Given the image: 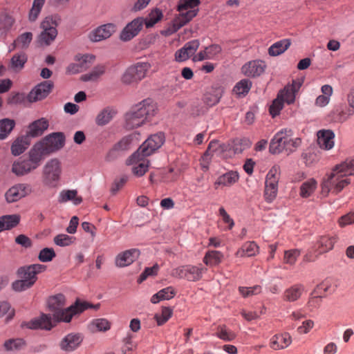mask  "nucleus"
Wrapping results in <instances>:
<instances>
[{"instance_id":"nucleus-27","label":"nucleus","mask_w":354,"mask_h":354,"mask_svg":"<svg viewBox=\"0 0 354 354\" xmlns=\"http://www.w3.org/2000/svg\"><path fill=\"white\" fill-rule=\"evenodd\" d=\"M292 342L290 334L285 333L274 335L270 339V347L274 350L287 348Z\"/></svg>"},{"instance_id":"nucleus-41","label":"nucleus","mask_w":354,"mask_h":354,"mask_svg":"<svg viewBox=\"0 0 354 354\" xmlns=\"http://www.w3.org/2000/svg\"><path fill=\"white\" fill-rule=\"evenodd\" d=\"M61 19L57 16H48L46 17L41 23V28L43 31H50V30H57L56 27L60 22Z\"/></svg>"},{"instance_id":"nucleus-35","label":"nucleus","mask_w":354,"mask_h":354,"mask_svg":"<svg viewBox=\"0 0 354 354\" xmlns=\"http://www.w3.org/2000/svg\"><path fill=\"white\" fill-rule=\"evenodd\" d=\"M206 268L187 265L186 267L185 279L189 281H197L202 278Z\"/></svg>"},{"instance_id":"nucleus-5","label":"nucleus","mask_w":354,"mask_h":354,"mask_svg":"<svg viewBox=\"0 0 354 354\" xmlns=\"http://www.w3.org/2000/svg\"><path fill=\"white\" fill-rule=\"evenodd\" d=\"M46 269L45 265L39 263L20 267L17 272L20 279L12 283V289L17 292H21L30 288L37 280V275L44 272Z\"/></svg>"},{"instance_id":"nucleus-44","label":"nucleus","mask_w":354,"mask_h":354,"mask_svg":"<svg viewBox=\"0 0 354 354\" xmlns=\"http://www.w3.org/2000/svg\"><path fill=\"white\" fill-rule=\"evenodd\" d=\"M251 88V82L248 80H242L234 86L233 92L239 97L245 96Z\"/></svg>"},{"instance_id":"nucleus-55","label":"nucleus","mask_w":354,"mask_h":354,"mask_svg":"<svg viewBox=\"0 0 354 354\" xmlns=\"http://www.w3.org/2000/svg\"><path fill=\"white\" fill-rule=\"evenodd\" d=\"M15 19L8 15H3L0 17V30L6 33L12 26Z\"/></svg>"},{"instance_id":"nucleus-29","label":"nucleus","mask_w":354,"mask_h":354,"mask_svg":"<svg viewBox=\"0 0 354 354\" xmlns=\"http://www.w3.org/2000/svg\"><path fill=\"white\" fill-rule=\"evenodd\" d=\"M304 287L301 284H295L287 288L283 295V299L286 301L293 302L298 300L303 292Z\"/></svg>"},{"instance_id":"nucleus-6","label":"nucleus","mask_w":354,"mask_h":354,"mask_svg":"<svg viewBox=\"0 0 354 354\" xmlns=\"http://www.w3.org/2000/svg\"><path fill=\"white\" fill-rule=\"evenodd\" d=\"M300 144V138H294L291 129H284L277 132L272 139L270 151L272 153H279L283 151L290 153L294 151Z\"/></svg>"},{"instance_id":"nucleus-36","label":"nucleus","mask_w":354,"mask_h":354,"mask_svg":"<svg viewBox=\"0 0 354 354\" xmlns=\"http://www.w3.org/2000/svg\"><path fill=\"white\" fill-rule=\"evenodd\" d=\"M116 113L115 111L110 107L102 110L97 115L95 122L97 125L104 126L108 124Z\"/></svg>"},{"instance_id":"nucleus-10","label":"nucleus","mask_w":354,"mask_h":354,"mask_svg":"<svg viewBox=\"0 0 354 354\" xmlns=\"http://www.w3.org/2000/svg\"><path fill=\"white\" fill-rule=\"evenodd\" d=\"M54 84L50 80L43 81L34 86L26 96L30 103L43 100L51 93Z\"/></svg>"},{"instance_id":"nucleus-51","label":"nucleus","mask_w":354,"mask_h":354,"mask_svg":"<svg viewBox=\"0 0 354 354\" xmlns=\"http://www.w3.org/2000/svg\"><path fill=\"white\" fill-rule=\"evenodd\" d=\"M95 56L92 54H77L75 57V60L78 62L80 66L93 65L95 64Z\"/></svg>"},{"instance_id":"nucleus-21","label":"nucleus","mask_w":354,"mask_h":354,"mask_svg":"<svg viewBox=\"0 0 354 354\" xmlns=\"http://www.w3.org/2000/svg\"><path fill=\"white\" fill-rule=\"evenodd\" d=\"M200 45L197 39L192 40L185 44V45L177 50L175 54V59L178 62L187 60L189 57L194 55Z\"/></svg>"},{"instance_id":"nucleus-13","label":"nucleus","mask_w":354,"mask_h":354,"mask_svg":"<svg viewBox=\"0 0 354 354\" xmlns=\"http://www.w3.org/2000/svg\"><path fill=\"white\" fill-rule=\"evenodd\" d=\"M31 192L29 185L19 183L10 187L6 193L5 196L8 203H14L28 195Z\"/></svg>"},{"instance_id":"nucleus-11","label":"nucleus","mask_w":354,"mask_h":354,"mask_svg":"<svg viewBox=\"0 0 354 354\" xmlns=\"http://www.w3.org/2000/svg\"><path fill=\"white\" fill-rule=\"evenodd\" d=\"M335 241L336 239L334 236H321L315 245L317 254L310 252L305 255L304 260L308 262L315 261L319 255L332 250Z\"/></svg>"},{"instance_id":"nucleus-12","label":"nucleus","mask_w":354,"mask_h":354,"mask_svg":"<svg viewBox=\"0 0 354 354\" xmlns=\"http://www.w3.org/2000/svg\"><path fill=\"white\" fill-rule=\"evenodd\" d=\"M39 142L43 144L45 149L50 154L64 147L65 137L63 133L56 132L49 134Z\"/></svg>"},{"instance_id":"nucleus-33","label":"nucleus","mask_w":354,"mask_h":354,"mask_svg":"<svg viewBox=\"0 0 354 354\" xmlns=\"http://www.w3.org/2000/svg\"><path fill=\"white\" fill-rule=\"evenodd\" d=\"M290 39H285L275 42L268 50V55L271 57H276L283 53L290 46Z\"/></svg>"},{"instance_id":"nucleus-47","label":"nucleus","mask_w":354,"mask_h":354,"mask_svg":"<svg viewBox=\"0 0 354 354\" xmlns=\"http://www.w3.org/2000/svg\"><path fill=\"white\" fill-rule=\"evenodd\" d=\"M57 35V30H50V31H42L38 37V41L41 44L48 46L55 40Z\"/></svg>"},{"instance_id":"nucleus-59","label":"nucleus","mask_w":354,"mask_h":354,"mask_svg":"<svg viewBox=\"0 0 354 354\" xmlns=\"http://www.w3.org/2000/svg\"><path fill=\"white\" fill-rule=\"evenodd\" d=\"M55 255L53 248H45L39 252L38 259L41 262H49L53 260Z\"/></svg>"},{"instance_id":"nucleus-17","label":"nucleus","mask_w":354,"mask_h":354,"mask_svg":"<svg viewBox=\"0 0 354 354\" xmlns=\"http://www.w3.org/2000/svg\"><path fill=\"white\" fill-rule=\"evenodd\" d=\"M48 120L45 118H41L29 124L26 135L29 138L41 136L48 129Z\"/></svg>"},{"instance_id":"nucleus-49","label":"nucleus","mask_w":354,"mask_h":354,"mask_svg":"<svg viewBox=\"0 0 354 354\" xmlns=\"http://www.w3.org/2000/svg\"><path fill=\"white\" fill-rule=\"evenodd\" d=\"M160 266L158 263L154 264L152 267L145 268V270L141 273L137 281L138 283H142L149 277H154L158 274Z\"/></svg>"},{"instance_id":"nucleus-3","label":"nucleus","mask_w":354,"mask_h":354,"mask_svg":"<svg viewBox=\"0 0 354 354\" xmlns=\"http://www.w3.org/2000/svg\"><path fill=\"white\" fill-rule=\"evenodd\" d=\"M156 111L153 101L147 98L131 107L125 115V127L127 129L138 128L153 117Z\"/></svg>"},{"instance_id":"nucleus-45","label":"nucleus","mask_w":354,"mask_h":354,"mask_svg":"<svg viewBox=\"0 0 354 354\" xmlns=\"http://www.w3.org/2000/svg\"><path fill=\"white\" fill-rule=\"evenodd\" d=\"M216 336L222 340L231 342L236 337V334L227 328L225 325L218 326Z\"/></svg>"},{"instance_id":"nucleus-37","label":"nucleus","mask_w":354,"mask_h":354,"mask_svg":"<svg viewBox=\"0 0 354 354\" xmlns=\"http://www.w3.org/2000/svg\"><path fill=\"white\" fill-rule=\"evenodd\" d=\"M317 183L314 178H310L304 182L299 191V195L301 198H308L310 196L317 188Z\"/></svg>"},{"instance_id":"nucleus-46","label":"nucleus","mask_w":354,"mask_h":354,"mask_svg":"<svg viewBox=\"0 0 354 354\" xmlns=\"http://www.w3.org/2000/svg\"><path fill=\"white\" fill-rule=\"evenodd\" d=\"M104 73L103 68H93L92 71L82 75L80 80L83 82H94Z\"/></svg>"},{"instance_id":"nucleus-19","label":"nucleus","mask_w":354,"mask_h":354,"mask_svg":"<svg viewBox=\"0 0 354 354\" xmlns=\"http://www.w3.org/2000/svg\"><path fill=\"white\" fill-rule=\"evenodd\" d=\"M147 75L145 68H127L122 76V81L126 84L137 83Z\"/></svg>"},{"instance_id":"nucleus-34","label":"nucleus","mask_w":354,"mask_h":354,"mask_svg":"<svg viewBox=\"0 0 354 354\" xmlns=\"http://www.w3.org/2000/svg\"><path fill=\"white\" fill-rule=\"evenodd\" d=\"M223 88L221 87L212 88L207 92L204 96V102L209 106H212L220 101L223 95Z\"/></svg>"},{"instance_id":"nucleus-2","label":"nucleus","mask_w":354,"mask_h":354,"mask_svg":"<svg viewBox=\"0 0 354 354\" xmlns=\"http://www.w3.org/2000/svg\"><path fill=\"white\" fill-rule=\"evenodd\" d=\"M66 299L64 295L57 294L50 297L48 300L49 310L53 312V318L56 322H70L73 317L82 313L88 308L98 309L100 304L93 305L86 301L77 300L68 308H64Z\"/></svg>"},{"instance_id":"nucleus-62","label":"nucleus","mask_w":354,"mask_h":354,"mask_svg":"<svg viewBox=\"0 0 354 354\" xmlns=\"http://www.w3.org/2000/svg\"><path fill=\"white\" fill-rule=\"evenodd\" d=\"M299 255L300 252L298 250L286 251L284 254V261L286 263L292 265L296 262Z\"/></svg>"},{"instance_id":"nucleus-7","label":"nucleus","mask_w":354,"mask_h":354,"mask_svg":"<svg viewBox=\"0 0 354 354\" xmlns=\"http://www.w3.org/2000/svg\"><path fill=\"white\" fill-rule=\"evenodd\" d=\"M279 173V167L274 166L266 175L264 198L268 203H272L277 197Z\"/></svg>"},{"instance_id":"nucleus-54","label":"nucleus","mask_w":354,"mask_h":354,"mask_svg":"<svg viewBox=\"0 0 354 354\" xmlns=\"http://www.w3.org/2000/svg\"><path fill=\"white\" fill-rule=\"evenodd\" d=\"M295 91L290 86H286L283 90L280 91L278 94H282L283 100L290 104L294 102L295 99Z\"/></svg>"},{"instance_id":"nucleus-28","label":"nucleus","mask_w":354,"mask_h":354,"mask_svg":"<svg viewBox=\"0 0 354 354\" xmlns=\"http://www.w3.org/2000/svg\"><path fill=\"white\" fill-rule=\"evenodd\" d=\"M259 248L254 241H247L235 253L237 257H251L259 253Z\"/></svg>"},{"instance_id":"nucleus-4","label":"nucleus","mask_w":354,"mask_h":354,"mask_svg":"<svg viewBox=\"0 0 354 354\" xmlns=\"http://www.w3.org/2000/svg\"><path fill=\"white\" fill-rule=\"evenodd\" d=\"M200 0H179L178 10L179 15L176 17L170 26L162 32V34L168 36L177 32L181 27L189 22L195 17L199 9Z\"/></svg>"},{"instance_id":"nucleus-53","label":"nucleus","mask_w":354,"mask_h":354,"mask_svg":"<svg viewBox=\"0 0 354 354\" xmlns=\"http://www.w3.org/2000/svg\"><path fill=\"white\" fill-rule=\"evenodd\" d=\"M44 2L45 0H34L32 7L28 15L30 21H35L37 19Z\"/></svg>"},{"instance_id":"nucleus-40","label":"nucleus","mask_w":354,"mask_h":354,"mask_svg":"<svg viewBox=\"0 0 354 354\" xmlns=\"http://www.w3.org/2000/svg\"><path fill=\"white\" fill-rule=\"evenodd\" d=\"M89 328L93 333L106 331L110 328V323L106 319H96L91 323Z\"/></svg>"},{"instance_id":"nucleus-52","label":"nucleus","mask_w":354,"mask_h":354,"mask_svg":"<svg viewBox=\"0 0 354 354\" xmlns=\"http://www.w3.org/2000/svg\"><path fill=\"white\" fill-rule=\"evenodd\" d=\"M133 138L131 136H126L122 138L113 147V150L110 152L109 156L111 153H113L115 151H127L129 150L132 144Z\"/></svg>"},{"instance_id":"nucleus-18","label":"nucleus","mask_w":354,"mask_h":354,"mask_svg":"<svg viewBox=\"0 0 354 354\" xmlns=\"http://www.w3.org/2000/svg\"><path fill=\"white\" fill-rule=\"evenodd\" d=\"M115 32V26L113 24L102 25L89 35V39L93 42L102 41L110 37Z\"/></svg>"},{"instance_id":"nucleus-48","label":"nucleus","mask_w":354,"mask_h":354,"mask_svg":"<svg viewBox=\"0 0 354 354\" xmlns=\"http://www.w3.org/2000/svg\"><path fill=\"white\" fill-rule=\"evenodd\" d=\"M173 314V310L170 307H162L160 314L155 315V319L158 326L166 323Z\"/></svg>"},{"instance_id":"nucleus-63","label":"nucleus","mask_w":354,"mask_h":354,"mask_svg":"<svg viewBox=\"0 0 354 354\" xmlns=\"http://www.w3.org/2000/svg\"><path fill=\"white\" fill-rule=\"evenodd\" d=\"M162 300H169L176 295V290L174 287L168 286L158 291Z\"/></svg>"},{"instance_id":"nucleus-31","label":"nucleus","mask_w":354,"mask_h":354,"mask_svg":"<svg viewBox=\"0 0 354 354\" xmlns=\"http://www.w3.org/2000/svg\"><path fill=\"white\" fill-rule=\"evenodd\" d=\"M30 138L26 135L17 138L11 146L12 153L14 156H19L23 153L30 145Z\"/></svg>"},{"instance_id":"nucleus-60","label":"nucleus","mask_w":354,"mask_h":354,"mask_svg":"<svg viewBox=\"0 0 354 354\" xmlns=\"http://www.w3.org/2000/svg\"><path fill=\"white\" fill-rule=\"evenodd\" d=\"M239 291L243 297H247L259 294L261 292V287L260 286H254L250 288L239 287Z\"/></svg>"},{"instance_id":"nucleus-61","label":"nucleus","mask_w":354,"mask_h":354,"mask_svg":"<svg viewBox=\"0 0 354 354\" xmlns=\"http://www.w3.org/2000/svg\"><path fill=\"white\" fill-rule=\"evenodd\" d=\"M32 39V34L30 32H26L19 35L15 40V42L21 45L22 48H27Z\"/></svg>"},{"instance_id":"nucleus-23","label":"nucleus","mask_w":354,"mask_h":354,"mask_svg":"<svg viewBox=\"0 0 354 354\" xmlns=\"http://www.w3.org/2000/svg\"><path fill=\"white\" fill-rule=\"evenodd\" d=\"M335 133L331 130L322 129L317 132V142L320 148L330 150L334 147Z\"/></svg>"},{"instance_id":"nucleus-14","label":"nucleus","mask_w":354,"mask_h":354,"mask_svg":"<svg viewBox=\"0 0 354 354\" xmlns=\"http://www.w3.org/2000/svg\"><path fill=\"white\" fill-rule=\"evenodd\" d=\"M144 23L142 17H138L134 19L132 21L129 23L120 33V39L124 41L131 40L136 36L142 29Z\"/></svg>"},{"instance_id":"nucleus-16","label":"nucleus","mask_w":354,"mask_h":354,"mask_svg":"<svg viewBox=\"0 0 354 354\" xmlns=\"http://www.w3.org/2000/svg\"><path fill=\"white\" fill-rule=\"evenodd\" d=\"M140 251L138 249H130L119 253L115 259L117 267L123 268L131 265L139 257Z\"/></svg>"},{"instance_id":"nucleus-56","label":"nucleus","mask_w":354,"mask_h":354,"mask_svg":"<svg viewBox=\"0 0 354 354\" xmlns=\"http://www.w3.org/2000/svg\"><path fill=\"white\" fill-rule=\"evenodd\" d=\"M26 99V96L23 93L12 92L7 99V103L9 105H17L24 103Z\"/></svg>"},{"instance_id":"nucleus-39","label":"nucleus","mask_w":354,"mask_h":354,"mask_svg":"<svg viewBox=\"0 0 354 354\" xmlns=\"http://www.w3.org/2000/svg\"><path fill=\"white\" fill-rule=\"evenodd\" d=\"M15 125L13 120L5 118L0 120V139L6 138Z\"/></svg>"},{"instance_id":"nucleus-50","label":"nucleus","mask_w":354,"mask_h":354,"mask_svg":"<svg viewBox=\"0 0 354 354\" xmlns=\"http://www.w3.org/2000/svg\"><path fill=\"white\" fill-rule=\"evenodd\" d=\"M281 97L282 94H278L277 98L273 100L272 104L270 106V113L273 118L278 115L283 107V104L285 102Z\"/></svg>"},{"instance_id":"nucleus-42","label":"nucleus","mask_w":354,"mask_h":354,"mask_svg":"<svg viewBox=\"0 0 354 354\" xmlns=\"http://www.w3.org/2000/svg\"><path fill=\"white\" fill-rule=\"evenodd\" d=\"M162 12L159 8H155L151 11L148 17L144 19L147 28L153 27L162 18Z\"/></svg>"},{"instance_id":"nucleus-30","label":"nucleus","mask_w":354,"mask_h":354,"mask_svg":"<svg viewBox=\"0 0 354 354\" xmlns=\"http://www.w3.org/2000/svg\"><path fill=\"white\" fill-rule=\"evenodd\" d=\"M18 214H10L0 216V232L16 227L20 222Z\"/></svg>"},{"instance_id":"nucleus-20","label":"nucleus","mask_w":354,"mask_h":354,"mask_svg":"<svg viewBox=\"0 0 354 354\" xmlns=\"http://www.w3.org/2000/svg\"><path fill=\"white\" fill-rule=\"evenodd\" d=\"M146 157L140 153L136 158H133V154L129 158V164H135V166L132 168V172L135 176L138 177L142 176L148 171L149 161L146 159Z\"/></svg>"},{"instance_id":"nucleus-25","label":"nucleus","mask_w":354,"mask_h":354,"mask_svg":"<svg viewBox=\"0 0 354 354\" xmlns=\"http://www.w3.org/2000/svg\"><path fill=\"white\" fill-rule=\"evenodd\" d=\"M239 178V174L236 171H230L223 175L219 176L214 183L215 189L223 187H230L235 184Z\"/></svg>"},{"instance_id":"nucleus-38","label":"nucleus","mask_w":354,"mask_h":354,"mask_svg":"<svg viewBox=\"0 0 354 354\" xmlns=\"http://www.w3.org/2000/svg\"><path fill=\"white\" fill-rule=\"evenodd\" d=\"M223 258V254L217 250L208 251L204 258L203 262L209 266H214L219 264Z\"/></svg>"},{"instance_id":"nucleus-22","label":"nucleus","mask_w":354,"mask_h":354,"mask_svg":"<svg viewBox=\"0 0 354 354\" xmlns=\"http://www.w3.org/2000/svg\"><path fill=\"white\" fill-rule=\"evenodd\" d=\"M82 336L79 333H70L67 335L60 342L62 350L71 352L76 349L82 342Z\"/></svg>"},{"instance_id":"nucleus-58","label":"nucleus","mask_w":354,"mask_h":354,"mask_svg":"<svg viewBox=\"0 0 354 354\" xmlns=\"http://www.w3.org/2000/svg\"><path fill=\"white\" fill-rule=\"evenodd\" d=\"M75 239V237L70 236L67 234H62L56 236L54 238V242L56 245L59 246L64 247L72 244L74 242Z\"/></svg>"},{"instance_id":"nucleus-8","label":"nucleus","mask_w":354,"mask_h":354,"mask_svg":"<svg viewBox=\"0 0 354 354\" xmlns=\"http://www.w3.org/2000/svg\"><path fill=\"white\" fill-rule=\"evenodd\" d=\"M165 142V136L162 133L151 135L146 140L139 149L133 153V158H136L140 153L142 156H149L151 155L155 151L159 149Z\"/></svg>"},{"instance_id":"nucleus-57","label":"nucleus","mask_w":354,"mask_h":354,"mask_svg":"<svg viewBox=\"0 0 354 354\" xmlns=\"http://www.w3.org/2000/svg\"><path fill=\"white\" fill-rule=\"evenodd\" d=\"M353 111L348 109L347 111L343 110L337 109L333 113V120L337 122H345L351 115H353Z\"/></svg>"},{"instance_id":"nucleus-26","label":"nucleus","mask_w":354,"mask_h":354,"mask_svg":"<svg viewBox=\"0 0 354 354\" xmlns=\"http://www.w3.org/2000/svg\"><path fill=\"white\" fill-rule=\"evenodd\" d=\"M30 329H45L50 330L53 328L51 316L46 314H42L39 317L32 319L26 324Z\"/></svg>"},{"instance_id":"nucleus-32","label":"nucleus","mask_w":354,"mask_h":354,"mask_svg":"<svg viewBox=\"0 0 354 354\" xmlns=\"http://www.w3.org/2000/svg\"><path fill=\"white\" fill-rule=\"evenodd\" d=\"M73 201V204L77 205L82 201V198L77 196V192L75 189H64L60 192L58 196V202L60 203Z\"/></svg>"},{"instance_id":"nucleus-64","label":"nucleus","mask_w":354,"mask_h":354,"mask_svg":"<svg viewBox=\"0 0 354 354\" xmlns=\"http://www.w3.org/2000/svg\"><path fill=\"white\" fill-rule=\"evenodd\" d=\"M27 61L25 54L15 55L11 59L12 66H24Z\"/></svg>"},{"instance_id":"nucleus-15","label":"nucleus","mask_w":354,"mask_h":354,"mask_svg":"<svg viewBox=\"0 0 354 354\" xmlns=\"http://www.w3.org/2000/svg\"><path fill=\"white\" fill-rule=\"evenodd\" d=\"M49 153L45 149L40 142L35 143L28 152V160L37 169L41 163L42 160Z\"/></svg>"},{"instance_id":"nucleus-43","label":"nucleus","mask_w":354,"mask_h":354,"mask_svg":"<svg viewBox=\"0 0 354 354\" xmlns=\"http://www.w3.org/2000/svg\"><path fill=\"white\" fill-rule=\"evenodd\" d=\"M25 346L26 342L21 338L10 339L3 344L4 348L7 351H18L23 348Z\"/></svg>"},{"instance_id":"nucleus-9","label":"nucleus","mask_w":354,"mask_h":354,"mask_svg":"<svg viewBox=\"0 0 354 354\" xmlns=\"http://www.w3.org/2000/svg\"><path fill=\"white\" fill-rule=\"evenodd\" d=\"M60 174L61 167L59 160L51 159L44 167L43 182L50 187H55L59 180Z\"/></svg>"},{"instance_id":"nucleus-1","label":"nucleus","mask_w":354,"mask_h":354,"mask_svg":"<svg viewBox=\"0 0 354 354\" xmlns=\"http://www.w3.org/2000/svg\"><path fill=\"white\" fill-rule=\"evenodd\" d=\"M349 176H354V159H346L335 165L321 184V194L327 196L329 193L337 194L351 183Z\"/></svg>"},{"instance_id":"nucleus-24","label":"nucleus","mask_w":354,"mask_h":354,"mask_svg":"<svg viewBox=\"0 0 354 354\" xmlns=\"http://www.w3.org/2000/svg\"><path fill=\"white\" fill-rule=\"evenodd\" d=\"M36 169L35 167L28 160V158H19L15 161L12 166V171L18 176H22Z\"/></svg>"}]
</instances>
